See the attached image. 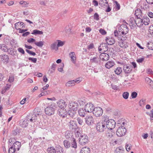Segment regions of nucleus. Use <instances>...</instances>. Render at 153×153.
<instances>
[{
    "label": "nucleus",
    "mask_w": 153,
    "mask_h": 153,
    "mask_svg": "<svg viewBox=\"0 0 153 153\" xmlns=\"http://www.w3.org/2000/svg\"><path fill=\"white\" fill-rule=\"evenodd\" d=\"M116 125V123L115 121L112 119L109 120L108 123H106L105 124L106 128L110 130H112L115 128Z\"/></svg>",
    "instance_id": "nucleus-7"
},
{
    "label": "nucleus",
    "mask_w": 153,
    "mask_h": 153,
    "mask_svg": "<svg viewBox=\"0 0 153 153\" xmlns=\"http://www.w3.org/2000/svg\"><path fill=\"white\" fill-rule=\"evenodd\" d=\"M118 31L120 34L123 35V36H125L128 32V28L126 25H122L119 27Z\"/></svg>",
    "instance_id": "nucleus-2"
},
{
    "label": "nucleus",
    "mask_w": 153,
    "mask_h": 153,
    "mask_svg": "<svg viewBox=\"0 0 153 153\" xmlns=\"http://www.w3.org/2000/svg\"><path fill=\"white\" fill-rule=\"evenodd\" d=\"M129 93L128 92H124L123 94V97L125 99H127L128 97Z\"/></svg>",
    "instance_id": "nucleus-52"
},
{
    "label": "nucleus",
    "mask_w": 153,
    "mask_h": 153,
    "mask_svg": "<svg viewBox=\"0 0 153 153\" xmlns=\"http://www.w3.org/2000/svg\"><path fill=\"white\" fill-rule=\"evenodd\" d=\"M64 64L63 63H61L59 66V68H58V70L59 71L62 72L63 71V68L64 67Z\"/></svg>",
    "instance_id": "nucleus-63"
},
{
    "label": "nucleus",
    "mask_w": 153,
    "mask_h": 153,
    "mask_svg": "<svg viewBox=\"0 0 153 153\" xmlns=\"http://www.w3.org/2000/svg\"><path fill=\"white\" fill-rule=\"evenodd\" d=\"M71 61L74 64H75L76 61V56L74 52H71L69 54Z\"/></svg>",
    "instance_id": "nucleus-19"
},
{
    "label": "nucleus",
    "mask_w": 153,
    "mask_h": 153,
    "mask_svg": "<svg viewBox=\"0 0 153 153\" xmlns=\"http://www.w3.org/2000/svg\"><path fill=\"white\" fill-rule=\"evenodd\" d=\"M64 144L66 148H68L69 147V143L67 140H65L64 141Z\"/></svg>",
    "instance_id": "nucleus-57"
},
{
    "label": "nucleus",
    "mask_w": 153,
    "mask_h": 153,
    "mask_svg": "<svg viewBox=\"0 0 153 153\" xmlns=\"http://www.w3.org/2000/svg\"><path fill=\"white\" fill-rule=\"evenodd\" d=\"M131 144H126L125 147L127 151L128 152L129 151L131 150Z\"/></svg>",
    "instance_id": "nucleus-54"
},
{
    "label": "nucleus",
    "mask_w": 153,
    "mask_h": 153,
    "mask_svg": "<svg viewBox=\"0 0 153 153\" xmlns=\"http://www.w3.org/2000/svg\"><path fill=\"white\" fill-rule=\"evenodd\" d=\"M108 4V2L106 0H100L99 3V4L102 7Z\"/></svg>",
    "instance_id": "nucleus-38"
},
{
    "label": "nucleus",
    "mask_w": 153,
    "mask_h": 153,
    "mask_svg": "<svg viewBox=\"0 0 153 153\" xmlns=\"http://www.w3.org/2000/svg\"><path fill=\"white\" fill-rule=\"evenodd\" d=\"M114 34L115 37H117L118 39L119 40H120V38H121V37L122 36L120 35H119L118 33L117 30H115L114 32Z\"/></svg>",
    "instance_id": "nucleus-55"
},
{
    "label": "nucleus",
    "mask_w": 153,
    "mask_h": 153,
    "mask_svg": "<svg viewBox=\"0 0 153 153\" xmlns=\"http://www.w3.org/2000/svg\"><path fill=\"white\" fill-rule=\"evenodd\" d=\"M142 22L143 25L144 24L145 25H148L150 21L149 18L146 16H143L142 18Z\"/></svg>",
    "instance_id": "nucleus-26"
},
{
    "label": "nucleus",
    "mask_w": 153,
    "mask_h": 153,
    "mask_svg": "<svg viewBox=\"0 0 153 153\" xmlns=\"http://www.w3.org/2000/svg\"><path fill=\"white\" fill-rule=\"evenodd\" d=\"M58 106L60 108H65L67 106V104L63 100L61 99L57 102Z\"/></svg>",
    "instance_id": "nucleus-15"
},
{
    "label": "nucleus",
    "mask_w": 153,
    "mask_h": 153,
    "mask_svg": "<svg viewBox=\"0 0 153 153\" xmlns=\"http://www.w3.org/2000/svg\"><path fill=\"white\" fill-rule=\"evenodd\" d=\"M51 48L53 50H58V47L57 46V45L56 44V42H55L53 43L51 45Z\"/></svg>",
    "instance_id": "nucleus-49"
},
{
    "label": "nucleus",
    "mask_w": 153,
    "mask_h": 153,
    "mask_svg": "<svg viewBox=\"0 0 153 153\" xmlns=\"http://www.w3.org/2000/svg\"><path fill=\"white\" fill-rule=\"evenodd\" d=\"M1 62L3 63L7 64L9 62V57L8 55L3 54L0 55Z\"/></svg>",
    "instance_id": "nucleus-12"
},
{
    "label": "nucleus",
    "mask_w": 153,
    "mask_h": 153,
    "mask_svg": "<svg viewBox=\"0 0 153 153\" xmlns=\"http://www.w3.org/2000/svg\"><path fill=\"white\" fill-rule=\"evenodd\" d=\"M20 132V130L19 129L16 128L12 131V134L14 135H16L19 134Z\"/></svg>",
    "instance_id": "nucleus-47"
},
{
    "label": "nucleus",
    "mask_w": 153,
    "mask_h": 153,
    "mask_svg": "<svg viewBox=\"0 0 153 153\" xmlns=\"http://www.w3.org/2000/svg\"><path fill=\"white\" fill-rule=\"evenodd\" d=\"M137 18L134 19V22L137 27H140L143 25V23L142 22L143 17L141 18Z\"/></svg>",
    "instance_id": "nucleus-23"
},
{
    "label": "nucleus",
    "mask_w": 153,
    "mask_h": 153,
    "mask_svg": "<svg viewBox=\"0 0 153 153\" xmlns=\"http://www.w3.org/2000/svg\"><path fill=\"white\" fill-rule=\"evenodd\" d=\"M82 80V78L81 77H78L75 79V80H73L74 81V83H79Z\"/></svg>",
    "instance_id": "nucleus-58"
},
{
    "label": "nucleus",
    "mask_w": 153,
    "mask_h": 153,
    "mask_svg": "<svg viewBox=\"0 0 153 153\" xmlns=\"http://www.w3.org/2000/svg\"><path fill=\"white\" fill-rule=\"evenodd\" d=\"M141 4V7L142 8L144 9V10H147L150 7L148 3H146L144 1H141L140 2Z\"/></svg>",
    "instance_id": "nucleus-25"
},
{
    "label": "nucleus",
    "mask_w": 153,
    "mask_h": 153,
    "mask_svg": "<svg viewBox=\"0 0 153 153\" xmlns=\"http://www.w3.org/2000/svg\"><path fill=\"white\" fill-rule=\"evenodd\" d=\"M118 42L119 45L121 48H127L128 47V44L125 40L127 38V35L125 36H122Z\"/></svg>",
    "instance_id": "nucleus-1"
},
{
    "label": "nucleus",
    "mask_w": 153,
    "mask_h": 153,
    "mask_svg": "<svg viewBox=\"0 0 153 153\" xmlns=\"http://www.w3.org/2000/svg\"><path fill=\"white\" fill-rule=\"evenodd\" d=\"M134 18L133 17H131L129 20L130 22V26H132L133 27V25L134 24Z\"/></svg>",
    "instance_id": "nucleus-53"
},
{
    "label": "nucleus",
    "mask_w": 153,
    "mask_h": 153,
    "mask_svg": "<svg viewBox=\"0 0 153 153\" xmlns=\"http://www.w3.org/2000/svg\"><path fill=\"white\" fill-rule=\"evenodd\" d=\"M94 19L96 21L99 20L100 19L99 14L97 13H95L94 15Z\"/></svg>",
    "instance_id": "nucleus-59"
},
{
    "label": "nucleus",
    "mask_w": 153,
    "mask_h": 153,
    "mask_svg": "<svg viewBox=\"0 0 153 153\" xmlns=\"http://www.w3.org/2000/svg\"><path fill=\"white\" fill-rule=\"evenodd\" d=\"M40 113V112H39V113H36L33 114H32L31 116L30 114L29 115H28L27 116V117L28 120H30V122H32L33 121V120L36 119L37 116H38Z\"/></svg>",
    "instance_id": "nucleus-17"
},
{
    "label": "nucleus",
    "mask_w": 153,
    "mask_h": 153,
    "mask_svg": "<svg viewBox=\"0 0 153 153\" xmlns=\"http://www.w3.org/2000/svg\"><path fill=\"white\" fill-rule=\"evenodd\" d=\"M16 150L14 148L13 146H11L8 150L9 153H14Z\"/></svg>",
    "instance_id": "nucleus-50"
},
{
    "label": "nucleus",
    "mask_w": 153,
    "mask_h": 153,
    "mask_svg": "<svg viewBox=\"0 0 153 153\" xmlns=\"http://www.w3.org/2000/svg\"><path fill=\"white\" fill-rule=\"evenodd\" d=\"M122 68L120 67L117 68L114 70L115 73L117 75L120 74L122 73Z\"/></svg>",
    "instance_id": "nucleus-37"
},
{
    "label": "nucleus",
    "mask_w": 153,
    "mask_h": 153,
    "mask_svg": "<svg viewBox=\"0 0 153 153\" xmlns=\"http://www.w3.org/2000/svg\"><path fill=\"white\" fill-rule=\"evenodd\" d=\"M135 15L136 17L141 18L143 17V14L142 13L141 10L140 9H137L135 11Z\"/></svg>",
    "instance_id": "nucleus-24"
},
{
    "label": "nucleus",
    "mask_w": 153,
    "mask_h": 153,
    "mask_svg": "<svg viewBox=\"0 0 153 153\" xmlns=\"http://www.w3.org/2000/svg\"><path fill=\"white\" fill-rule=\"evenodd\" d=\"M45 111L46 114L49 116L52 115L54 113L55 106L52 105H50L45 109Z\"/></svg>",
    "instance_id": "nucleus-3"
},
{
    "label": "nucleus",
    "mask_w": 153,
    "mask_h": 153,
    "mask_svg": "<svg viewBox=\"0 0 153 153\" xmlns=\"http://www.w3.org/2000/svg\"><path fill=\"white\" fill-rule=\"evenodd\" d=\"M29 121L27 120H27H25L22 122H21L20 123V125L22 128L26 127L28 125Z\"/></svg>",
    "instance_id": "nucleus-32"
},
{
    "label": "nucleus",
    "mask_w": 153,
    "mask_h": 153,
    "mask_svg": "<svg viewBox=\"0 0 153 153\" xmlns=\"http://www.w3.org/2000/svg\"><path fill=\"white\" fill-rule=\"evenodd\" d=\"M145 81L151 87L153 86V81L149 78L148 77H146Z\"/></svg>",
    "instance_id": "nucleus-34"
},
{
    "label": "nucleus",
    "mask_w": 153,
    "mask_h": 153,
    "mask_svg": "<svg viewBox=\"0 0 153 153\" xmlns=\"http://www.w3.org/2000/svg\"><path fill=\"white\" fill-rule=\"evenodd\" d=\"M108 45H112L114 44L115 42V39L113 38L106 37L105 39Z\"/></svg>",
    "instance_id": "nucleus-27"
},
{
    "label": "nucleus",
    "mask_w": 153,
    "mask_h": 153,
    "mask_svg": "<svg viewBox=\"0 0 153 153\" xmlns=\"http://www.w3.org/2000/svg\"><path fill=\"white\" fill-rule=\"evenodd\" d=\"M18 51L22 54H24L25 53V52L24 50L22 49V48H18Z\"/></svg>",
    "instance_id": "nucleus-64"
},
{
    "label": "nucleus",
    "mask_w": 153,
    "mask_h": 153,
    "mask_svg": "<svg viewBox=\"0 0 153 153\" xmlns=\"http://www.w3.org/2000/svg\"><path fill=\"white\" fill-rule=\"evenodd\" d=\"M126 132V130L125 127L121 126L117 129L116 134L118 136L121 137L125 135Z\"/></svg>",
    "instance_id": "nucleus-5"
},
{
    "label": "nucleus",
    "mask_w": 153,
    "mask_h": 153,
    "mask_svg": "<svg viewBox=\"0 0 153 153\" xmlns=\"http://www.w3.org/2000/svg\"><path fill=\"white\" fill-rule=\"evenodd\" d=\"M125 151L123 147L120 146L117 148L115 151V153H124Z\"/></svg>",
    "instance_id": "nucleus-33"
},
{
    "label": "nucleus",
    "mask_w": 153,
    "mask_h": 153,
    "mask_svg": "<svg viewBox=\"0 0 153 153\" xmlns=\"http://www.w3.org/2000/svg\"><path fill=\"white\" fill-rule=\"evenodd\" d=\"M115 3L116 4L115 10H118L120 9V4L117 1H115Z\"/></svg>",
    "instance_id": "nucleus-60"
},
{
    "label": "nucleus",
    "mask_w": 153,
    "mask_h": 153,
    "mask_svg": "<svg viewBox=\"0 0 153 153\" xmlns=\"http://www.w3.org/2000/svg\"><path fill=\"white\" fill-rule=\"evenodd\" d=\"M57 41L58 42L57 44V46L58 47L60 46H62L65 44V42H62L61 40H57Z\"/></svg>",
    "instance_id": "nucleus-48"
},
{
    "label": "nucleus",
    "mask_w": 153,
    "mask_h": 153,
    "mask_svg": "<svg viewBox=\"0 0 153 153\" xmlns=\"http://www.w3.org/2000/svg\"><path fill=\"white\" fill-rule=\"evenodd\" d=\"M15 28L17 30H19L21 28H23L25 27V25L23 22H19L16 23L15 25Z\"/></svg>",
    "instance_id": "nucleus-16"
},
{
    "label": "nucleus",
    "mask_w": 153,
    "mask_h": 153,
    "mask_svg": "<svg viewBox=\"0 0 153 153\" xmlns=\"http://www.w3.org/2000/svg\"><path fill=\"white\" fill-rule=\"evenodd\" d=\"M74 81L73 80L69 81L66 83V85L67 87H70L75 85Z\"/></svg>",
    "instance_id": "nucleus-40"
},
{
    "label": "nucleus",
    "mask_w": 153,
    "mask_h": 153,
    "mask_svg": "<svg viewBox=\"0 0 153 153\" xmlns=\"http://www.w3.org/2000/svg\"><path fill=\"white\" fill-rule=\"evenodd\" d=\"M44 42L42 41H40L38 42H35L34 44L37 46L41 48L42 47L44 44Z\"/></svg>",
    "instance_id": "nucleus-43"
},
{
    "label": "nucleus",
    "mask_w": 153,
    "mask_h": 153,
    "mask_svg": "<svg viewBox=\"0 0 153 153\" xmlns=\"http://www.w3.org/2000/svg\"><path fill=\"white\" fill-rule=\"evenodd\" d=\"M100 59L98 57H94L90 59V62L91 64H97L100 63Z\"/></svg>",
    "instance_id": "nucleus-21"
},
{
    "label": "nucleus",
    "mask_w": 153,
    "mask_h": 153,
    "mask_svg": "<svg viewBox=\"0 0 153 153\" xmlns=\"http://www.w3.org/2000/svg\"><path fill=\"white\" fill-rule=\"evenodd\" d=\"M8 54H10L11 56H17V51L14 49H13L12 48H8L7 52Z\"/></svg>",
    "instance_id": "nucleus-22"
},
{
    "label": "nucleus",
    "mask_w": 153,
    "mask_h": 153,
    "mask_svg": "<svg viewBox=\"0 0 153 153\" xmlns=\"http://www.w3.org/2000/svg\"><path fill=\"white\" fill-rule=\"evenodd\" d=\"M137 94L136 92H133L131 94V97L133 99H134L137 97Z\"/></svg>",
    "instance_id": "nucleus-62"
},
{
    "label": "nucleus",
    "mask_w": 153,
    "mask_h": 153,
    "mask_svg": "<svg viewBox=\"0 0 153 153\" xmlns=\"http://www.w3.org/2000/svg\"><path fill=\"white\" fill-rule=\"evenodd\" d=\"M103 110L100 107H97L94 108L93 111L94 115L96 117H100L102 116L103 113Z\"/></svg>",
    "instance_id": "nucleus-6"
},
{
    "label": "nucleus",
    "mask_w": 153,
    "mask_h": 153,
    "mask_svg": "<svg viewBox=\"0 0 153 153\" xmlns=\"http://www.w3.org/2000/svg\"><path fill=\"white\" fill-rule=\"evenodd\" d=\"M86 123L88 125H91L94 123V118L91 115H87L85 118Z\"/></svg>",
    "instance_id": "nucleus-14"
},
{
    "label": "nucleus",
    "mask_w": 153,
    "mask_h": 153,
    "mask_svg": "<svg viewBox=\"0 0 153 153\" xmlns=\"http://www.w3.org/2000/svg\"><path fill=\"white\" fill-rule=\"evenodd\" d=\"M67 112L68 115L72 117H73L76 114L75 111L73 110H69L68 112Z\"/></svg>",
    "instance_id": "nucleus-36"
},
{
    "label": "nucleus",
    "mask_w": 153,
    "mask_h": 153,
    "mask_svg": "<svg viewBox=\"0 0 153 153\" xmlns=\"http://www.w3.org/2000/svg\"><path fill=\"white\" fill-rule=\"evenodd\" d=\"M69 107L72 110L76 111L78 107V103L75 102H70L69 104Z\"/></svg>",
    "instance_id": "nucleus-18"
},
{
    "label": "nucleus",
    "mask_w": 153,
    "mask_h": 153,
    "mask_svg": "<svg viewBox=\"0 0 153 153\" xmlns=\"http://www.w3.org/2000/svg\"><path fill=\"white\" fill-rule=\"evenodd\" d=\"M31 34L34 35H41L43 34V32L42 31H40L38 30H33V32L31 33Z\"/></svg>",
    "instance_id": "nucleus-41"
},
{
    "label": "nucleus",
    "mask_w": 153,
    "mask_h": 153,
    "mask_svg": "<svg viewBox=\"0 0 153 153\" xmlns=\"http://www.w3.org/2000/svg\"><path fill=\"white\" fill-rule=\"evenodd\" d=\"M85 109L88 112H92L94 110V107L93 104L91 103H87L85 107Z\"/></svg>",
    "instance_id": "nucleus-11"
},
{
    "label": "nucleus",
    "mask_w": 153,
    "mask_h": 153,
    "mask_svg": "<svg viewBox=\"0 0 153 153\" xmlns=\"http://www.w3.org/2000/svg\"><path fill=\"white\" fill-rule=\"evenodd\" d=\"M57 114L60 117H64L67 116L68 112L65 108H60L58 110Z\"/></svg>",
    "instance_id": "nucleus-13"
},
{
    "label": "nucleus",
    "mask_w": 153,
    "mask_h": 153,
    "mask_svg": "<svg viewBox=\"0 0 153 153\" xmlns=\"http://www.w3.org/2000/svg\"><path fill=\"white\" fill-rule=\"evenodd\" d=\"M90 149L89 147H85L82 148L81 150L80 153H90Z\"/></svg>",
    "instance_id": "nucleus-29"
},
{
    "label": "nucleus",
    "mask_w": 153,
    "mask_h": 153,
    "mask_svg": "<svg viewBox=\"0 0 153 153\" xmlns=\"http://www.w3.org/2000/svg\"><path fill=\"white\" fill-rule=\"evenodd\" d=\"M73 141L72 143L71 146L72 147L76 148L77 147V144L76 141V140L73 138Z\"/></svg>",
    "instance_id": "nucleus-51"
},
{
    "label": "nucleus",
    "mask_w": 153,
    "mask_h": 153,
    "mask_svg": "<svg viewBox=\"0 0 153 153\" xmlns=\"http://www.w3.org/2000/svg\"><path fill=\"white\" fill-rule=\"evenodd\" d=\"M147 47L149 49L153 50V41L148 43L147 44Z\"/></svg>",
    "instance_id": "nucleus-46"
},
{
    "label": "nucleus",
    "mask_w": 153,
    "mask_h": 153,
    "mask_svg": "<svg viewBox=\"0 0 153 153\" xmlns=\"http://www.w3.org/2000/svg\"><path fill=\"white\" fill-rule=\"evenodd\" d=\"M26 51L30 54L33 56H34L36 55V53L35 52L28 49H26Z\"/></svg>",
    "instance_id": "nucleus-61"
},
{
    "label": "nucleus",
    "mask_w": 153,
    "mask_h": 153,
    "mask_svg": "<svg viewBox=\"0 0 153 153\" xmlns=\"http://www.w3.org/2000/svg\"><path fill=\"white\" fill-rule=\"evenodd\" d=\"M13 147L16 150H17V151H19L21 146V143L19 141H16V142L13 143Z\"/></svg>",
    "instance_id": "nucleus-31"
},
{
    "label": "nucleus",
    "mask_w": 153,
    "mask_h": 153,
    "mask_svg": "<svg viewBox=\"0 0 153 153\" xmlns=\"http://www.w3.org/2000/svg\"><path fill=\"white\" fill-rule=\"evenodd\" d=\"M48 153H56V150L53 147H51L47 149Z\"/></svg>",
    "instance_id": "nucleus-42"
},
{
    "label": "nucleus",
    "mask_w": 153,
    "mask_h": 153,
    "mask_svg": "<svg viewBox=\"0 0 153 153\" xmlns=\"http://www.w3.org/2000/svg\"><path fill=\"white\" fill-rule=\"evenodd\" d=\"M96 128L98 131L101 132L103 131L106 128V127L105 124L104 123H99L97 124Z\"/></svg>",
    "instance_id": "nucleus-9"
},
{
    "label": "nucleus",
    "mask_w": 153,
    "mask_h": 153,
    "mask_svg": "<svg viewBox=\"0 0 153 153\" xmlns=\"http://www.w3.org/2000/svg\"><path fill=\"white\" fill-rule=\"evenodd\" d=\"M132 67L130 65H125L123 66V70L126 76H128L131 73Z\"/></svg>",
    "instance_id": "nucleus-4"
},
{
    "label": "nucleus",
    "mask_w": 153,
    "mask_h": 153,
    "mask_svg": "<svg viewBox=\"0 0 153 153\" xmlns=\"http://www.w3.org/2000/svg\"><path fill=\"white\" fill-rule=\"evenodd\" d=\"M88 142V136L85 135H80L79 143L82 145H85Z\"/></svg>",
    "instance_id": "nucleus-8"
},
{
    "label": "nucleus",
    "mask_w": 153,
    "mask_h": 153,
    "mask_svg": "<svg viewBox=\"0 0 153 153\" xmlns=\"http://www.w3.org/2000/svg\"><path fill=\"white\" fill-rule=\"evenodd\" d=\"M100 59L103 61H107L108 60L109 58V56L108 54L106 53H102L100 55Z\"/></svg>",
    "instance_id": "nucleus-20"
},
{
    "label": "nucleus",
    "mask_w": 153,
    "mask_h": 153,
    "mask_svg": "<svg viewBox=\"0 0 153 153\" xmlns=\"http://www.w3.org/2000/svg\"><path fill=\"white\" fill-rule=\"evenodd\" d=\"M149 31L151 35H153V25H152L149 27Z\"/></svg>",
    "instance_id": "nucleus-56"
},
{
    "label": "nucleus",
    "mask_w": 153,
    "mask_h": 153,
    "mask_svg": "<svg viewBox=\"0 0 153 153\" xmlns=\"http://www.w3.org/2000/svg\"><path fill=\"white\" fill-rule=\"evenodd\" d=\"M109 119L108 117L105 115L102 118V121L103 122L102 123H104L105 124H106V123H108V121H109Z\"/></svg>",
    "instance_id": "nucleus-44"
},
{
    "label": "nucleus",
    "mask_w": 153,
    "mask_h": 153,
    "mask_svg": "<svg viewBox=\"0 0 153 153\" xmlns=\"http://www.w3.org/2000/svg\"><path fill=\"white\" fill-rule=\"evenodd\" d=\"M56 65V64H55L54 63H53L52 64V66L51 67V70L49 71H50V74H52L55 71Z\"/></svg>",
    "instance_id": "nucleus-45"
},
{
    "label": "nucleus",
    "mask_w": 153,
    "mask_h": 153,
    "mask_svg": "<svg viewBox=\"0 0 153 153\" xmlns=\"http://www.w3.org/2000/svg\"><path fill=\"white\" fill-rule=\"evenodd\" d=\"M0 48L4 52H7L8 49L7 48V46L4 44H2L0 45Z\"/></svg>",
    "instance_id": "nucleus-35"
},
{
    "label": "nucleus",
    "mask_w": 153,
    "mask_h": 153,
    "mask_svg": "<svg viewBox=\"0 0 153 153\" xmlns=\"http://www.w3.org/2000/svg\"><path fill=\"white\" fill-rule=\"evenodd\" d=\"M79 114L80 116L82 117L85 116V115L87 112L85 110V108L84 109L83 108H80L78 111Z\"/></svg>",
    "instance_id": "nucleus-30"
},
{
    "label": "nucleus",
    "mask_w": 153,
    "mask_h": 153,
    "mask_svg": "<svg viewBox=\"0 0 153 153\" xmlns=\"http://www.w3.org/2000/svg\"><path fill=\"white\" fill-rule=\"evenodd\" d=\"M115 134L114 132H113L111 131H109L108 132L106 133V136L108 138H110Z\"/></svg>",
    "instance_id": "nucleus-39"
},
{
    "label": "nucleus",
    "mask_w": 153,
    "mask_h": 153,
    "mask_svg": "<svg viewBox=\"0 0 153 153\" xmlns=\"http://www.w3.org/2000/svg\"><path fill=\"white\" fill-rule=\"evenodd\" d=\"M68 124L69 128L71 131H74L77 127L76 122L74 120H70Z\"/></svg>",
    "instance_id": "nucleus-10"
},
{
    "label": "nucleus",
    "mask_w": 153,
    "mask_h": 153,
    "mask_svg": "<svg viewBox=\"0 0 153 153\" xmlns=\"http://www.w3.org/2000/svg\"><path fill=\"white\" fill-rule=\"evenodd\" d=\"M115 65L114 62L112 61H109L108 62L105 64V67L108 68L110 69L113 67Z\"/></svg>",
    "instance_id": "nucleus-28"
}]
</instances>
